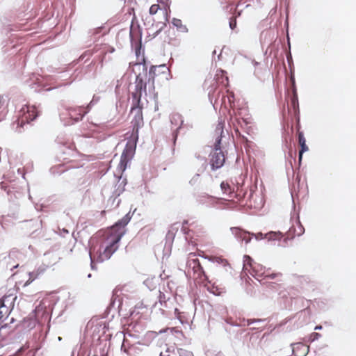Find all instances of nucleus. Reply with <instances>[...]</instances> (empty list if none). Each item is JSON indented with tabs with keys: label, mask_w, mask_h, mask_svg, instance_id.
I'll return each mask as SVG.
<instances>
[{
	"label": "nucleus",
	"mask_w": 356,
	"mask_h": 356,
	"mask_svg": "<svg viewBox=\"0 0 356 356\" xmlns=\"http://www.w3.org/2000/svg\"><path fill=\"white\" fill-rule=\"evenodd\" d=\"M131 217L130 211L110 227L106 239L99 241L102 245L93 248L96 253L99 252V260L109 259L118 250V243L125 234V227L130 222Z\"/></svg>",
	"instance_id": "f257e3e1"
},
{
	"label": "nucleus",
	"mask_w": 356,
	"mask_h": 356,
	"mask_svg": "<svg viewBox=\"0 0 356 356\" xmlns=\"http://www.w3.org/2000/svg\"><path fill=\"white\" fill-rule=\"evenodd\" d=\"M230 231L238 241H245L246 244L250 242L252 236H254L257 241L268 238V241H277L278 243H280V239L283 238V234L280 232L271 231L265 234L261 232L254 234L240 227H230Z\"/></svg>",
	"instance_id": "f03ea898"
},
{
	"label": "nucleus",
	"mask_w": 356,
	"mask_h": 356,
	"mask_svg": "<svg viewBox=\"0 0 356 356\" xmlns=\"http://www.w3.org/2000/svg\"><path fill=\"white\" fill-rule=\"evenodd\" d=\"M216 131H220V135L218 136L215 140L213 145L215 152L211 154V158L209 163L211 169L213 171L222 168L225 163V156L223 152L221 150V142L223 134V124L222 123H219L217 125Z\"/></svg>",
	"instance_id": "7ed1b4c3"
},
{
	"label": "nucleus",
	"mask_w": 356,
	"mask_h": 356,
	"mask_svg": "<svg viewBox=\"0 0 356 356\" xmlns=\"http://www.w3.org/2000/svg\"><path fill=\"white\" fill-rule=\"evenodd\" d=\"M243 265L242 274L248 275L250 274L252 277L259 280L258 277L264 276V277L274 279L276 277V273L266 274L265 272L260 273V270L263 268V266L254 261L252 258L247 254L243 256Z\"/></svg>",
	"instance_id": "20e7f679"
},
{
	"label": "nucleus",
	"mask_w": 356,
	"mask_h": 356,
	"mask_svg": "<svg viewBox=\"0 0 356 356\" xmlns=\"http://www.w3.org/2000/svg\"><path fill=\"white\" fill-rule=\"evenodd\" d=\"M39 116V111L36 107L29 104H24L19 111L17 127L16 131L21 133L24 125L29 124Z\"/></svg>",
	"instance_id": "39448f33"
},
{
	"label": "nucleus",
	"mask_w": 356,
	"mask_h": 356,
	"mask_svg": "<svg viewBox=\"0 0 356 356\" xmlns=\"http://www.w3.org/2000/svg\"><path fill=\"white\" fill-rule=\"evenodd\" d=\"M135 65L138 68L139 72L136 75L135 91L131 94H140L142 95L143 92L146 93L147 88V82L145 80L147 76V66L145 58H143L142 62L136 63Z\"/></svg>",
	"instance_id": "423d86ee"
},
{
	"label": "nucleus",
	"mask_w": 356,
	"mask_h": 356,
	"mask_svg": "<svg viewBox=\"0 0 356 356\" xmlns=\"http://www.w3.org/2000/svg\"><path fill=\"white\" fill-rule=\"evenodd\" d=\"M138 135L131 140H129L125 145V147L122 153L120 161L118 166V169L121 172H124L127 168L128 163L132 159L134 156L136 144L138 142Z\"/></svg>",
	"instance_id": "0eeeda50"
},
{
	"label": "nucleus",
	"mask_w": 356,
	"mask_h": 356,
	"mask_svg": "<svg viewBox=\"0 0 356 356\" xmlns=\"http://www.w3.org/2000/svg\"><path fill=\"white\" fill-rule=\"evenodd\" d=\"M292 221V225L286 232V236L280 239V242L277 243V246L286 247L288 246V242L294 238L296 236H300L305 233V228L301 224L299 215L295 219L293 217L291 218Z\"/></svg>",
	"instance_id": "6e6552de"
},
{
	"label": "nucleus",
	"mask_w": 356,
	"mask_h": 356,
	"mask_svg": "<svg viewBox=\"0 0 356 356\" xmlns=\"http://www.w3.org/2000/svg\"><path fill=\"white\" fill-rule=\"evenodd\" d=\"M142 29L139 24L130 26L129 38L131 48L134 49L136 57H139L141 51H144L142 44Z\"/></svg>",
	"instance_id": "1a4fd4ad"
},
{
	"label": "nucleus",
	"mask_w": 356,
	"mask_h": 356,
	"mask_svg": "<svg viewBox=\"0 0 356 356\" xmlns=\"http://www.w3.org/2000/svg\"><path fill=\"white\" fill-rule=\"evenodd\" d=\"M51 304L47 300H43L40 304L35 307L33 310L35 319L40 322H45L50 319V311Z\"/></svg>",
	"instance_id": "9d476101"
},
{
	"label": "nucleus",
	"mask_w": 356,
	"mask_h": 356,
	"mask_svg": "<svg viewBox=\"0 0 356 356\" xmlns=\"http://www.w3.org/2000/svg\"><path fill=\"white\" fill-rule=\"evenodd\" d=\"M278 296L280 299L283 300V305H282V309L292 310L293 300H295V304L298 303L296 300L298 298L295 297L293 289L292 288L289 289H280L278 291Z\"/></svg>",
	"instance_id": "9b49d317"
},
{
	"label": "nucleus",
	"mask_w": 356,
	"mask_h": 356,
	"mask_svg": "<svg viewBox=\"0 0 356 356\" xmlns=\"http://www.w3.org/2000/svg\"><path fill=\"white\" fill-rule=\"evenodd\" d=\"M277 40V35L275 31L272 29H267L263 31L260 34V42L262 49L266 47L265 54H267L268 49L271 48Z\"/></svg>",
	"instance_id": "f8f14e48"
},
{
	"label": "nucleus",
	"mask_w": 356,
	"mask_h": 356,
	"mask_svg": "<svg viewBox=\"0 0 356 356\" xmlns=\"http://www.w3.org/2000/svg\"><path fill=\"white\" fill-rule=\"evenodd\" d=\"M298 303H300L302 307H305L303 309H301L298 312L296 313V317L298 318V320H301L299 325L302 326L304 324H306L310 318L311 315V309L309 308L310 300H305L303 298H299L296 300Z\"/></svg>",
	"instance_id": "ddd939ff"
},
{
	"label": "nucleus",
	"mask_w": 356,
	"mask_h": 356,
	"mask_svg": "<svg viewBox=\"0 0 356 356\" xmlns=\"http://www.w3.org/2000/svg\"><path fill=\"white\" fill-rule=\"evenodd\" d=\"M67 111L70 119L72 121V124L82 120L83 117L89 112V110H86V107L83 106L69 107L67 108Z\"/></svg>",
	"instance_id": "4468645a"
},
{
	"label": "nucleus",
	"mask_w": 356,
	"mask_h": 356,
	"mask_svg": "<svg viewBox=\"0 0 356 356\" xmlns=\"http://www.w3.org/2000/svg\"><path fill=\"white\" fill-rule=\"evenodd\" d=\"M102 245V243L97 240H96L95 241L92 240V243L90 244V249H89V256H90V267H91V269L92 270H95L96 269V267H95V262H99V263H102L104 261H106V259H103V260H99V252H97V253L93 251L94 250V248L97 246V245Z\"/></svg>",
	"instance_id": "2eb2a0df"
},
{
	"label": "nucleus",
	"mask_w": 356,
	"mask_h": 356,
	"mask_svg": "<svg viewBox=\"0 0 356 356\" xmlns=\"http://www.w3.org/2000/svg\"><path fill=\"white\" fill-rule=\"evenodd\" d=\"M199 204L205 205L207 207H214L218 209V199L209 194L199 196L197 200Z\"/></svg>",
	"instance_id": "dca6fc26"
},
{
	"label": "nucleus",
	"mask_w": 356,
	"mask_h": 356,
	"mask_svg": "<svg viewBox=\"0 0 356 356\" xmlns=\"http://www.w3.org/2000/svg\"><path fill=\"white\" fill-rule=\"evenodd\" d=\"M16 300V295L13 293L6 294L0 299V304H1L3 307H5L6 309H8L9 314H10L11 311L14 308Z\"/></svg>",
	"instance_id": "f3484780"
},
{
	"label": "nucleus",
	"mask_w": 356,
	"mask_h": 356,
	"mask_svg": "<svg viewBox=\"0 0 356 356\" xmlns=\"http://www.w3.org/2000/svg\"><path fill=\"white\" fill-rule=\"evenodd\" d=\"M127 184V177H123L122 173L120 176L118 177V181L115 185L114 190L112 193H113L115 196H120L125 191V186Z\"/></svg>",
	"instance_id": "a211bd4d"
},
{
	"label": "nucleus",
	"mask_w": 356,
	"mask_h": 356,
	"mask_svg": "<svg viewBox=\"0 0 356 356\" xmlns=\"http://www.w3.org/2000/svg\"><path fill=\"white\" fill-rule=\"evenodd\" d=\"M197 158L200 161H203L202 168L198 170V172L195 173L193 177L189 181V184L192 186L197 185L200 181V172H203L207 166V159L200 155L197 156Z\"/></svg>",
	"instance_id": "6ab92c4d"
},
{
	"label": "nucleus",
	"mask_w": 356,
	"mask_h": 356,
	"mask_svg": "<svg viewBox=\"0 0 356 356\" xmlns=\"http://www.w3.org/2000/svg\"><path fill=\"white\" fill-rule=\"evenodd\" d=\"M134 113V118L131 121V124L133 125L134 129L138 130L143 125V111L142 110L134 111L133 113Z\"/></svg>",
	"instance_id": "aec40b11"
},
{
	"label": "nucleus",
	"mask_w": 356,
	"mask_h": 356,
	"mask_svg": "<svg viewBox=\"0 0 356 356\" xmlns=\"http://www.w3.org/2000/svg\"><path fill=\"white\" fill-rule=\"evenodd\" d=\"M207 259L213 264L222 266L225 268L226 272H228L229 270L231 269L229 264L225 259L217 256L207 257Z\"/></svg>",
	"instance_id": "412c9836"
},
{
	"label": "nucleus",
	"mask_w": 356,
	"mask_h": 356,
	"mask_svg": "<svg viewBox=\"0 0 356 356\" xmlns=\"http://www.w3.org/2000/svg\"><path fill=\"white\" fill-rule=\"evenodd\" d=\"M141 97L142 95L140 94H131L132 102L131 106V113H134V111H137L138 109L143 110V105L141 103Z\"/></svg>",
	"instance_id": "4be33fe9"
},
{
	"label": "nucleus",
	"mask_w": 356,
	"mask_h": 356,
	"mask_svg": "<svg viewBox=\"0 0 356 356\" xmlns=\"http://www.w3.org/2000/svg\"><path fill=\"white\" fill-rule=\"evenodd\" d=\"M298 139L300 144V150L298 152V159L300 161L302 160V154L309 150L308 146L306 144V139L302 131L298 133Z\"/></svg>",
	"instance_id": "5701e85b"
},
{
	"label": "nucleus",
	"mask_w": 356,
	"mask_h": 356,
	"mask_svg": "<svg viewBox=\"0 0 356 356\" xmlns=\"http://www.w3.org/2000/svg\"><path fill=\"white\" fill-rule=\"evenodd\" d=\"M291 106L293 109L295 115L298 116L299 113H300L299 102H298L297 90H296V88L295 86H294L292 96L291 97Z\"/></svg>",
	"instance_id": "b1692460"
},
{
	"label": "nucleus",
	"mask_w": 356,
	"mask_h": 356,
	"mask_svg": "<svg viewBox=\"0 0 356 356\" xmlns=\"http://www.w3.org/2000/svg\"><path fill=\"white\" fill-rule=\"evenodd\" d=\"M118 197L119 196H115L114 195V193H112L106 204V207L108 208L109 210L117 209L120 206L121 199H119Z\"/></svg>",
	"instance_id": "393cba45"
},
{
	"label": "nucleus",
	"mask_w": 356,
	"mask_h": 356,
	"mask_svg": "<svg viewBox=\"0 0 356 356\" xmlns=\"http://www.w3.org/2000/svg\"><path fill=\"white\" fill-rule=\"evenodd\" d=\"M220 186L224 195H227L230 197L234 196V189L232 188V186L228 182L223 181L220 183Z\"/></svg>",
	"instance_id": "a878e982"
},
{
	"label": "nucleus",
	"mask_w": 356,
	"mask_h": 356,
	"mask_svg": "<svg viewBox=\"0 0 356 356\" xmlns=\"http://www.w3.org/2000/svg\"><path fill=\"white\" fill-rule=\"evenodd\" d=\"M172 24L174 26L177 28V29L182 33H188V29L186 25L182 24V22L181 19L177 18H172Z\"/></svg>",
	"instance_id": "bb28decb"
},
{
	"label": "nucleus",
	"mask_w": 356,
	"mask_h": 356,
	"mask_svg": "<svg viewBox=\"0 0 356 356\" xmlns=\"http://www.w3.org/2000/svg\"><path fill=\"white\" fill-rule=\"evenodd\" d=\"M44 272V269H38L37 270H34L29 273V278L24 284V286H26L34 281L40 274Z\"/></svg>",
	"instance_id": "cd10ccee"
},
{
	"label": "nucleus",
	"mask_w": 356,
	"mask_h": 356,
	"mask_svg": "<svg viewBox=\"0 0 356 356\" xmlns=\"http://www.w3.org/2000/svg\"><path fill=\"white\" fill-rule=\"evenodd\" d=\"M221 320L225 322V325H229L231 327H240L241 326V324L239 323H237L236 322H235L233 318L232 317H229V316H226V317H223L222 316L221 317ZM224 325V324H222V326Z\"/></svg>",
	"instance_id": "c85d7f7f"
},
{
	"label": "nucleus",
	"mask_w": 356,
	"mask_h": 356,
	"mask_svg": "<svg viewBox=\"0 0 356 356\" xmlns=\"http://www.w3.org/2000/svg\"><path fill=\"white\" fill-rule=\"evenodd\" d=\"M9 315L10 314L8 309H6L5 307H3L2 305L0 304V321H3L6 320Z\"/></svg>",
	"instance_id": "c756f323"
},
{
	"label": "nucleus",
	"mask_w": 356,
	"mask_h": 356,
	"mask_svg": "<svg viewBox=\"0 0 356 356\" xmlns=\"http://www.w3.org/2000/svg\"><path fill=\"white\" fill-rule=\"evenodd\" d=\"M183 124H184V120H181L179 126L172 132V145H173V147H175V145H176V143H177V138H178V135H179V130L181 129V127H182Z\"/></svg>",
	"instance_id": "7c9ffc66"
},
{
	"label": "nucleus",
	"mask_w": 356,
	"mask_h": 356,
	"mask_svg": "<svg viewBox=\"0 0 356 356\" xmlns=\"http://www.w3.org/2000/svg\"><path fill=\"white\" fill-rule=\"evenodd\" d=\"M198 268H199V272H200L199 273L200 277L201 279H202L203 281L207 282V284H211V281L209 280V277L207 276L203 267L200 264H198Z\"/></svg>",
	"instance_id": "2f4dec72"
},
{
	"label": "nucleus",
	"mask_w": 356,
	"mask_h": 356,
	"mask_svg": "<svg viewBox=\"0 0 356 356\" xmlns=\"http://www.w3.org/2000/svg\"><path fill=\"white\" fill-rule=\"evenodd\" d=\"M95 65V62L91 61L89 64L82 67L81 72L84 74H90L93 70Z\"/></svg>",
	"instance_id": "473e14b6"
},
{
	"label": "nucleus",
	"mask_w": 356,
	"mask_h": 356,
	"mask_svg": "<svg viewBox=\"0 0 356 356\" xmlns=\"http://www.w3.org/2000/svg\"><path fill=\"white\" fill-rule=\"evenodd\" d=\"M238 124L242 129H248L250 127H248L249 124H250V120L249 118H241L237 119Z\"/></svg>",
	"instance_id": "72a5a7b5"
},
{
	"label": "nucleus",
	"mask_w": 356,
	"mask_h": 356,
	"mask_svg": "<svg viewBox=\"0 0 356 356\" xmlns=\"http://www.w3.org/2000/svg\"><path fill=\"white\" fill-rule=\"evenodd\" d=\"M156 66H155V65H152L150 67V69L148 72V83H149L151 81V80H152V83L154 84V76L156 75Z\"/></svg>",
	"instance_id": "f704fd0d"
},
{
	"label": "nucleus",
	"mask_w": 356,
	"mask_h": 356,
	"mask_svg": "<svg viewBox=\"0 0 356 356\" xmlns=\"http://www.w3.org/2000/svg\"><path fill=\"white\" fill-rule=\"evenodd\" d=\"M223 328L229 336H234L235 337H237V336L238 335V331L232 328L231 326L229 327L227 325H223Z\"/></svg>",
	"instance_id": "c9c22d12"
},
{
	"label": "nucleus",
	"mask_w": 356,
	"mask_h": 356,
	"mask_svg": "<svg viewBox=\"0 0 356 356\" xmlns=\"http://www.w3.org/2000/svg\"><path fill=\"white\" fill-rule=\"evenodd\" d=\"M267 287L271 290V291H279L280 290V289H283V286L276 282H269L268 284L267 285Z\"/></svg>",
	"instance_id": "e433bc0d"
},
{
	"label": "nucleus",
	"mask_w": 356,
	"mask_h": 356,
	"mask_svg": "<svg viewBox=\"0 0 356 356\" xmlns=\"http://www.w3.org/2000/svg\"><path fill=\"white\" fill-rule=\"evenodd\" d=\"M287 43L289 45V48L290 49H291V42H290V38H289V34H287ZM286 59H287L289 65L291 67V65H293V58H292V55L291 54L290 50H289V53L286 54Z\"/></svg>",
	"instance_id": "4c0bfd02"
},
{
	"label": "nucleus",
	"mask_w": 356,
	"mask_h": 356,
	"mask_svg": "<svg viewBox=\"0 0 356 356\" xmlns=\"http://www.w3.org/2000/svg\"><path fill=\"white\" fill-rule=\"evenodd\" d=\"M207 291L215 296H219L220 294V289L216 286L214 284L207 286Z\"/></svg>",
	"instance_id": "58836bf2"
},
{
	"label": "nucleus",
	"mask_w": 356,
	"mask_h": 356,
	"mask_svg": "<svg viewBox=\"0 0 356 356\" xmlns=\"http://www.w3.org/2000/svg\"><path fill=\"white\" fill-rule=\"evenodd\" d=\"M6 98L0 95V109L5 106ZM5 114L2 112H0V122L3 120L5 118Z\"/></svg>",
	"instance_id": "ea45409f"
},
{
	"label": "nucleus",
	"mask_w": 356,
	"mask_h": 356,
	"mask_svg": "<svg viewBox=\"0 0 356 356\" xmlns=\"http://www.w3.org/2000/svg\"><path fill=\"white\" fill-rule=\"evenodd\" d=\"M99 100V97H97L95 95L93 96L92 100L90 101V102L87 105V106L86 107V110H89V111H90L91 108L95 105L96 104Z\"/></svg>",
	"instance_id": "a19ab883"
},
{
	"label": "nucleus",
	"mask_w": 356,
	"mask_h": 356,
	"mask_svg": "<svg viewBox=\"0 0 356 356\" xmlns=\"http://www.w3.org/2000/svg\"><path fill=\"white\" fill-rule=\"evenodd\" d=\"M160 26L158 29V30L153 34V38H156L157 35H159L161 33V32L163 31V29L166 26V24L158 22L156 24V26Z\"/></svg>",
	"instance_id": "79ce46f5"
},
{
	"label": "nucleus",
	"mask_w": 356,
	"mask_h": 356,
	"mask_svg": "<svg viewBox=\"0 0 356 356\" xmlns=\"http://www.w3.org/2000/svg\"><path fill=\"white\" fill-rule=\"evenodd\" d=\"M245 321L247 322V325H250L253 323L264 322L266 321V318H250V319H246Z\"/></svg>",
	"instance_id": "37998d69"
},
{
	"label": "nucleus",
	"mask_w": 356,
	"mask_h": 356,
	"mask_svg": "<svg viewBox=\"0 0 356 356\" xmlns=\"http://www.w3.org/2000/svg\"><path fill=\"white\" fill-rule=\"evenodd\" d=\"M178 353L179 356H194L191 351L183 348L178 349Z\"/></svg>",
	"instance_id": "c03bdc74"
},
{
	"label": "nucleus",
	"mask_w": 356,
	"mask_h": 356,
	"mask_svg": "<svg viewBox=\"0 0 356 356\" xmlns=\"http://www.w3.org/2000/svg\"><path fill=\"white\" fill-rule=\"evenodd\" d=\"M159 302L161 305H164L165 306V304H166L165 295L164 294V293L161 292V291H159Z\"/></svg>",
	"instance_id": "a18cd8bd"
},
{
	"label": "nucleus",
	"mask_w": 356,
	"mask_h": 356,
	"mask_svg": "<svg viewBox=\"0 0 356 356\" xmlns=\"http://www.w3.org/2000/svg\"><path fill=\"white\" fill-rule=\"evenodd\" d=\"M321 337V334L318 332H312L309 336V341L314 342L318 340Z\"/></svg>",
	"instance_id": "49530a36"
},
{
	"label": "nucleus",
	"mask_w": 356,
	"mask_h": 356,
	"mask_svg": "<svg viewBox=\"0 0 356 356\" xmlns=\"http://www.w3.org/2000/svg\"><path fill=\"white\" fill-rule=\"evenodd\" d=\"M175 234H174L171 232L168 231L166 234V236H165L166 243H172L175 238Z\"/></svg>",
	"instance_id": "de8ad7c7"
},
{
	"label": "nucleus",
	"mask_w": 356,
	"mask_h": 356,
	"mask_svg": "<svg viewBox=\"0 0 356 356\" xmlns=\"http://www.w3.org/2000/svg\"><path fill=\"white\" fill-rule=\"evenodd\" d=\"M92 55V53L90 50L84 51L79 58V60H83L85 58H89Z\"/></svg>",
	"instance_id": "09e8293b"
},
{
	"label": "nucleus",
	"mask_w": 356,
	"mask_h": 356,
	"mask_svg": "<svg viewBox=\"0 0 356 356\" xmlns=\"http://www.w3.org/2000/svg\"><path fill=\"white\" fill-rule=\"evenodd\" d=\"M159 8H159V5L154 4V5L151 6V7L149 8V13L150 15H154L157 13L158 10Z\"/></svg>",
	"instance_id": "8fccbe9b"
},
{
	"label": "nucleus",
	"mask_w": 356,
	"mask_h": 356,
	"mask_svg": "<svg viewBox=\"0 0 356 356\" xmlns=\"http://www.w3.org/2000/svg\"><path fill=\"white\" fill-rule=\"evenodd\" d=\"M229 26L232 30H234L236 27V19L234 17L229 19Z\"/></svg>",
	"instance_id": "3c124183"
},
{
	"label": "nucleus",
	"mask_w": 356,
	"mask_h": 356,
	"mask_svg": "<svg viewBox=\"0 0 356 356\" xmlns=\"http://www.w3.org/2000/svg\"><path fill=\"white\" fill-rule=\"evenodd\" d=\"M179 228V222H175L171 225L170 229L168 231H170L172 233H173L174 234H175L176 232L178 231Z\"/></svg>",
	"instance_id": "603ef678"
},
{
	"label": "nucleus",
	"mask_w": 356,
	"mask_h": 356,
	"mask_svg": "<svg viewBox=\"0 0 356 356\" xmlns=\"http://www.w3.org/2000/svg\"><path fill=\"white\" fill-rule=\"evenodd\" d=\"M156 67H158L159 70H161V72L162 73H164L166 71H169V69L165 64L160 65L159 66H156Z\"/></svg>",
	"instance_id": "864d4df0"
},
{
	"label": "nucleus",
	"mask_w": 356,
	"mask_h": 356,
	"mask_svg": "<svg viewBox=\"0 0 356 356\" xmlns=\"http://www.w3.org/2000/svg\"><path fill=\"white\" fill-rule=\"evenodd\" d=\"M235 132L237 135H238V136L241 137L242 140L243 141H248L247 137H245V136H243L241 135V134L240 133L239 130L238 128L235 129Z\"/></svg>",
	"instance_id": "5fc2aeb1"
},
{
	"label": "nucleus",
	"mask_w": 356,
	"mask_h": 356,
	"mask_svg": "<svg viewBox=\"0 0 356 356\" xmlns=\"http://www.w3.org/2000/svg\"><path fill=\"white\" fill-rule=\"evenodd\" d=\"M181 232L186 237V236L188 234L190 230L188 229H187L186 227L182 226L181 228Z\"/></svg>",
	"instance_id": "6e6d98bb"
},
{
	"label": "nucleus",
	"mask_w": 356,
	"mask_h": 356,
	"mask_svg": "<svg viewBox=\"0 0 356 356\" xmlns=\"http://www.w3.org/2000/svg\"><path fill=\"white\" fill-rule=\"evenodd\" d=\"M169 353L170 348H168L165 352H161L159 356H170Z\"/></svg>",
	"instance_id": "4d7b16f0"
},
{
	"label": "nucleus",
	"mask_w": 356,
	"mask_h": 356,
	"mask_svg": "<svg viewBox=\"0 0 356 356\" xmlns=\"http://www.w3.org/2000/svg\"><path fill=\"white\" fill-rule=\"evenodd\" d=\"M170 0H159V2L162 3V4L165 5V6L168 8V9H169L170 6L168 4V2Z\"/></svg>",
	"instance_id": "13d9d810"
},
{
	"label": "nucleus",
	"mask_w": 356,
	"mask_h": 356,
	"mask_svg": "<svg viewBox=\"0 0 356 356\" xmlns=\"http://www.w3.org/2000/svg\"><path fill=\"white\" fill-rule=\"evenodd\" d=\"M175 117H177L178 119H180V120H181V116L180 115H177L175 116H174L172 119H171V123L172 124H174V123H176V119H175Z\"/></svg>",
	"instance_id": "bf43d9fd"
},
{
	"label": "nucleus",
	"mask_w": 356,
	"mask_h": 356,
	"mask_svg": "<svg viewBox=\"0 0 356 356\" xmlns=\"http://www.w3.org/2000/svg\"><path fill=\"white\" fill-rule=\"evenodd\" d=\"M300 345H301V343H291V346H292V347H293V350H292V353H293V354H294V351H295V346H300Z\"/></svg>",
	"instance_id": "052dcab7"
},
{
	"label": "nucleus",
	"mask_w": 356,
	"mask_h": 356,
	"mask_svg": "<svg viewBox=\"0 0 356 356\" xmlns=\"http://www.w3.org/2000/svg\"><path fill=\"white\" fill-rule=\"evenodd\" d=\"M170 17V14L168 13V10L166 8H165V21H168V19Z\"/></svg>",
	"instance_id": "680f3d73"
},
{
	"label": "nucleus",
	"mask_w": 356,
	"mask_h": 356,
	"mask_svg": "<svg viewBox=\"0 0 356 356\" xmlns=\"http://www.w3.org/2000/svg\"><path fill=\"white\" fill-rule=\"evenodd\" d=\"M323 329V326L321 325H317L314 327V330H321Z\"/></svg>",
	"instance_id": "e2e57ef3"
},
{
	"label": "nucleus",
	"mask_w": 356,
	"mask_h": 356,
	"mask_svg": "<svg viewBox=\"0 0 356 356\" xmlns=\"http://www.w3.org/2000/svg\"><path fill=\"white\" fill-rule=\"evenodd\" d=\"M124 341H123V343L122 344V346H121V350H124V352H127V350H125V348H124Z\"/></svg>",
	"instance_id": "0e129e2a"
},
{
	"label": "nucleus",
	"mask_w": 356,
	"mask_h": 356,
	"mask_svg": "<svg viewBox=\"0 0 356 356\" xmlns=\"http://www.w3.org/2000/svg\"><path fill=\"white\" fill-rule=\"evenodd\" d=\"M188 222L187 220H184L183 222L182 226L185 227L186 225H188Z\"/></svg>",
	"instance_id": "69168bd1"
},
{
	"label": "nucleus",
	"mask_w": 356,
	"mask_h": 356,
	"mask_svg": "<svg viewBox=\"0 0 356 356\" xmlns=\"http://www.w3.org/2000/svg\"><path fill=\"white\" fill-rule=\"evenodd\" d=\"M220 72L222 74H226V72H225V71H224V70H220Z\"/></svg>",
	"instance_id": "338daca9"
},
{
	"label": "nucleus",
	"mask_w": 356,
	"mask_h": 356,
	"mask_svg": "<svg viewBox=\"0 0 356 356\" xmlns=\"http://www.w3.org/2000/svg\"><path fill=\"white\" fill-rule=\"evenodd\" d=\"M91 277H92V274L91 273L88 274V275H87L88 278H90Z\"/></svg>",
	"instance_id": "774afa93"
}]
</instances>
